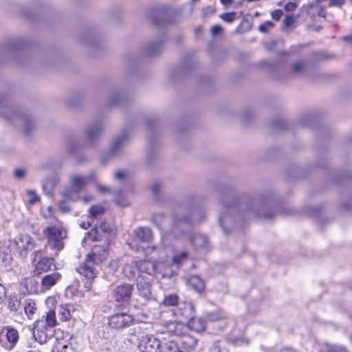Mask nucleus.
I'll return each mask as SVG.
<instances>
[{"label":"nucleus","instance_id":"nucleus-1","mask_svg":"<svg viewBox=\"0 0 352 352\" xmlns=\"http://www.w3.org/2000/svg\"><path fill=\"white\" fill-rule=\"evenodd\" d=\"M221 202L223 211L219 216V223L226 234L236 227L242 219L243 215L241 214L233 215V213L241 210H244L243 213L248 216L254 214L266 219H270L274 216L270 212H264L265 208L270 204V200L267 198L262 197L256 200L243 197L238 199L232 194L228 193L223 195Z\"/></svg>","mask_w":352,"mask_h":352},{"label":"nucleus","instance_id":"nucleus-2","mask_svg":"<svg viewBox=\"0 0 352 352\" xmlns=\"http://www.w3.org/2000/svg\"><path fill=\"white\" fill-rule=\"evenodd\" d=\"M187 214L177 217V231L188 236L191 243L197 248H205L208 245V238L201 234H192V228L201 222L206 218V212L202 208L197 207L194 201H191L188 206Z\"/></svg>","mask_w":352,"mask_h":352},{"label":"nucleus","instance_id":"nucleus-3","mask_svg":"<svg viewBox=\"0 0 352 352\" xmlns=\"http://www.w3.org/2000/svg\"><path fill=\"white\" fill-rule=\"evenodd\" d=\"M108 255L107 245H94L87 255L85 261L76 268V271L89 279L95 278L97 275L96 265H99Z\"/></svg>","mask_w":352,"mask_h":352},{"label":"nucleus","instance_id":"nucleus-4","mask_svg":"<svg viewBox=\"0 0 352 352\" xmlns=\"http://www.w3.org/2000/svg\"><path fill=\"white\" fill-rule=\"evenodd\" d=\"M56 324L55 311L50 309L45 316L34 322L33 336L35 340L41 344L46 343L47 340L52 336V329Z\"/></svg>","mask_w":352,"mask_h":352},{"label":"nucleus","instance_id":"nucleus-5","mask_svg":"<svg viewBox=\"0 0 352 352\" xmlns=\"http://www.w3.org/2000/svg\"><path fill=\"white\" fill-rule=\"evenodd\" d=\"M94 178L92 175H73L70 176L72 186L65 188L61 192V195L66 200L75 201L80 191Z\"/></svg>","mask_w":352,"mask_h":352},{"label":"nucleus","instance_id":"nucleus-6","mask_svg":"<svg viewBox=\"0 0 352 352\" xmlns=\"http://www.w3.org/2000/svg\"><path fill=\"white\" fill-rule=\"evenodd\" d=\"M43 235L47 239V245L51 250L56 251L55 254L64 248L63 239L67 236L65 229L56 226H48L43 231Z\"/></svg>","mask_w":352,"mask_h":352},{"label":"nucleus","instance_id":"nucleus-7","mask_svg":"<svg viewBox=\"0 0 352 352\" xmlns=\"http://www.w3.org/2000/svg\"><path fill=\"white\" fill-rule=\"evenodd\" d=\"M134 129V124L126 125L119 135L114 139L109 149L110 157L118 155L127 144Z\"/></svg>","mask_w":352,"mask_h":352},{"label":"nucleus","instance_id":"nucleus-8","mask_svg":"<svg viewBox=\"0 0 352 352\" xmlns=\"http://www.w3.org/2000/svg\"><path fill=\"white\" fill-rule=\"evenodd\" d=\"M16 250L21 258H26L28 253L36 246L35 240L27 234H20L14 239Z\"/></svg>","mask_w":352,"mask_h":352},{"label":"nucleus","instance_id":"nucleus-9","mask_svg":"<svg viewBox=\"0 0 352 352\" xmlns=\"http://www.w3.org/2000/svg\"><path fill=\"white\" fill-rule=\"evenodd\" d=\"M195 315V309L192 302L190 300H179L177 298V326L185 325Z\"/></svg>","mask_w":352,"mask_h":352},{"label":"nucleus","instance_id":"nucleus-10","mask_svg":"<svg viewBox=\"0 0 352 352\" xmlns=\"http://www.w3.org/2000/svg\"><path fill=\"white\" fill-rule=\"evenodd\" d=\"M133 316L126 312H119L110 316L108 318L109 325L115 329L127 328L133 324Z\"/></svg>","mask_w":352,"mask_h":352},{"label":"nucleus","instance_id":"nucleus-11","mask_svg":"<svg viewBox=\"0 0 352 352\" xmlns=\"http://www.w3.org/2000/svg\"><path fill=\"white\" fill-rule=\"evenodd\" d=\"M160 346V341L151 335L142 336L138 349L141 352H158Z\"/></svg>","mask_w":352,"mask_h":352},{"label":"nucleus","instance_id":"nucleus-12","mask_svg":"<svg viewBox=\"0 0 352 352\" xmlns=\"http://www.w3.org/2000/svg\"><path fill=\"white\" fill-rule=\"evenodd\" d=\"M133 287L130 284H122L117 286L113 291L115 300L118 302H128L132 295Z\"/></svg>","mask_w":352,"mask_h":352},{"label":"nucleus","instance_id":"nucleus-13","mask_svg":"<svg viewBox=\"0 0 352 352\" xmlns=\"http://www.w3.org/2000/svg\"><path fill=\"white\" fill-rule=\"evenodd\" d=\"M104 129L102 121L98 120L88 125L85 131L87 140L94 143L98 140Z\"/></svg>","mask_w":352,"mask_h":352},{"label":"nucleus","instance_id":"nucleus-14","mask_svg":"<svg viewBox=\"0 0 352 352\" xmlns=\"http://www.w3.org/2000/svg\"><path fill=\"white\" fill-rule=\"evenodd\" d=\"M151 279H145L142 275H139L137 280V289L138 294L146 300H151L153 298L151 292Z\"/></svg>","mask_w":352,"mask_h":352},{"label":"nucleus","instance_id":"nucleus-15","mask_svg":"<svg viewBox=\"0 0 352 352\" xmlns=\"http://www.w3.org/2000/svg\"><path fill=\"white\" fill-rule=\"evenodd\" d=\"M306 14L314 20L316 17L326 18L327 12L324 8L318 3H311L305 8Z\"/></svg>","mask_w":352,"mask_h":352},{"label":"nucleus","instance_id":"nucleus-16","mask_svg":"<svg viewBox=\"0 0 352 352\" xmlns=\"http://www.w3.org/2000/svg\"><path fill=\"white\" fill-rule=\"evenodd\" d=\"M52 267L56 268L54 260L52 257H43L36 264L34 274H40L52 270Z\"/></svg>","mask_w":352,"mask_h":352},{"label":"nucleus","instance_id":"nucleus-17","mask_svg":"<svg viewBox=\"0 0 352 352\" xmlns=\"http://www.w3.org/2000/svg\"><path fill=\"white\" fill-rule=\"evenodd\" d=\"M138 268L139 275H142L145 274L150 276H152L157 270V265L155 262L143 260L138 261Z\"/></svg>","mask_w":352,"mask_h":352},{"label":"nucleus","instance_id":"nucleus-18","mask_svg":"<svg viewBox=\"0 0 352 352\" xmlns=\"http://www.w3.org/2000/svg\"><path fill=\"white\" fill-rule=\"evenodd\" d=\"M197 344V340L187 333H177V346L179 344L184 349H190L194 347Z\"/></svg>","mask_w":352,"mask_h":352},{"label":"nucleus","instance_id":"nucleus-19","mask_svg":"<svg viewBox=\"0 0 352 352\" xmlns=\"http://www.w3.org/2000/svg\"><path fill=\"white\" fill-rule=\"evenodd\" d=\"M177 270L180 267L184 271L192 269L195 267L194 261L189 257L186 252L177 254Z\"/></svg>","mask_w":352,"mask_h":352},{"label":"nucleus","instance_id":"nucleus-20","mask_svg":"<svg viewBox=\"0 0 352 352\" xmlns=\"http://www.w3.org/2000/svg\"><path fill=\"white\" fill-rule=\"evenodd\" d=\"M186 330L191 329L197 332L203 331L206 328V321L200 318H196L195 315L189 321L183 325Z\"/></svg>","mask_w":352,"mask_h":352},{"label":"nucleus","instance_id":"nucleus-21","mask_svg":"<svg viewBox=\"0 0 352 352\" xmlns=\"http://www.w3.org/2000/svg\"><path fill=\"white\" fill-rule=\"evenodd\" d=\"M61 278V275L58 272L45 275L41 279V287L43 290L50 289L55 285Z\"/></svg>","mask_w":352,"mask_h":352},{"label":"nucleus","instance_id":"nucleus-22","mask_svg":"<svg viewBox=\"0 0 352 352\" xmlns=\"http://www.w3.org/2000/svg\"><path fill=\"white\" fill-rule=\"evenodd\" d=\"M135 237L140 241L150 243L153 239L151 230L147 227H138L134 230Z\"/></svg>","mask_w":352,"mask_h":352},{"label":"nucleus","instance_id":"nucleus-23","mask_svg":"<svg viewBox=\"0 0 352 352\" xmlns=\"http://www.w3.org/2000/svg\"><path fill=\"white\" fill-rule=\"evenodd\" d=\"M186 283L197 293L201 294L205 289V283L199 276H190L186 279Z\"/></svg>","mask_w":352,"mask_h":352},{"label":"nucleus","instance_id":"nucleus-24","mask_svg":"<svg viewBox=\"0 0 352 352\" xmlns=\"http://www.w3.org/2000/svg\"><path fill=\"white\" fill-rule=\"evenodd\" d=\"M137 272H138V262L134 261L126 263L122 268L123 275L129 280L134 278Z\"/></svg>","mask_w":352,"mask_h":352},{"label":"nucleus","instance_id":"nucleus-25","mask_svg":"<svg viewBox=\"0 0 352 352\" xmlns=\"http://www.w3.org/2000/svg\"><path fill=\"white\" fill-rule=\"evenodd\" d=\"M12 256L8 247H0V266L8 267L12 264Z\"/></svg>","mask_w":352,"mask_h":352},{"label":"nucleus","instance_id":"nucleus-26","mask_svg":"<svg viewBox=\"0 0 352 352\" xmlns=\"http://www.w3.org/2000/svg\"><path fill=\"white\" fill-rule=\"evenodd\" d=\"M21 284L25 289L27 293L32 294L37 292V283L34 278H25Z\"/></svg>","mask_w":352,"mask_h":352},{"label":"nucleus","instance_id":"nucleus-27","mask_svg":"<svg viewBox=\"0 0 352 352\" xmlns=\"http://www.w3.org/2000/svg\"><path fill=\"white\" fill-rule=\"evenodd\" d=\"M12 117H6L7 119H11L14 116L19 117L20 120L24 124L25 131L27 134L30 133L33 129L32 118L26 116H20L16 111L12 112Z\"/></svg>","mask_w":352,"mask_h":352},{"label":"nucleus","instance_id":"nucleus-28","mask_svg":"<svg viewBox=\"0 0 352 352\" xmlns=\"http://www.w3.org/2000/svg\"><path fill=\"white\" fill-rule=\"evenodd\" d=\"M6 339L10 343V346L7 347L9 349H12L14 344L16 343L19 339L18 331L12 327H8L6 329Z\"/></svg>","mask_w":352,"mask_h":352},{"label":"nucleus","instance_id":"nucleus-29","mask_svg":"<svg viewBox=\"0 0 352 352\" xmlns=\"http://www.w3.org/2000/svg\"><path fill=\"white\" fill-rule=\"evenodd\" d=\"M72 308V306L68 304L60 305L58 309L59 319L61 321L69 320L72 317L71 313V309Z\"/></svg>","mask_w":352,"mask_h":352},{"label":"nucleus","instance_id":"nucleus-30","mask_svg":"<svg viewBox=\"0 0 352 352\" xmlns=\"http://www.w3.org/2000/svg\"><path fill=\"white\" fill-rule=\"evenodd\" d=\"M126 98L120 94H113L109 99V105L111 107H121L126 102Z\"/></svg>","mask_w":352,"mask_h":352},{"label":"nucleus","instance_id":"nucleus-31","mask_svg":"<svg viewBox=\"0 0 352 352\" xmlns=\"http://www.w3.org/2000/svg\"><path fill=\"white\" fill-rule=\"evenodd\" d=\"M37 308L36 303L31 299L25 300L23 303V310L29 319L36 313Z\"/></svg>","mask_w":352,"mask_h":352},{"label":"nucleus","instance_id":"nucleus-32","mask_svg":"<svg viewBox=\"0 0 352 352\" xmlns=\"http://www.w3.org/2000/svg\"><path fill=\"white\" fill-rule=\"evenodd\" d=\"M111 231V226L109 223L103 221L101 222L98 226L96 227L94 229L95 235L93 236L94 240L98 241L100 239V236H98L99 232H102L103 233H109Z\"/></svg>","mask_w":352,"mask_h":352},{"label":"nucleus","instance_id":"nucleus-33","mask_svg":"<svg viewBox=\"0 0 352 352\" xmlns=\"http://www.w3.org/2000/svg\"><path fill=\"white\" fill-rule=\"evenodd\" d=\"M306 68V63L303 60H298L292 64L289 72L292 74H298L302 73Z\"/></svg>","mask_w":352,"mask_h":352},{"label":"nucleus","instance_id":"nucleus-34","mask_svg":"<svg viewBox=\"0 0 352 352\" xmlns=\"http://www.w3.org/2000/svg\"><path fill=\"white\" fill-rule=\"evenodd\" d=\"M21 303L20 300L17 298L16 296H10L8 302V307L12 312H17L20 307Z\"/></svg>","mask_w":352,"mask_h":352},{"label":"nucleus","instance_id":"nucleus-35","mask_svg":"<svg viewBox=\"0 0 352 352\" xmlns=\"http://www.w3.org/2000/svg\"><path fill=\"white\" fill-rule=\"evenodd\" d=\"M157 160V153L153 148H148L146 154V163L148 166H151Z\"/></svg>","mask_w":352,"mask_h":352},{"label":"nucleus","instance_id":"nucleus-36","mask_svg":"<svg viewBox=\"0 0 352 352\" xmlns=\"http://www.w3.org/2000/svg\"><path fill=\"white\" fill-rule=\"evenodd\" d=\"M114 201L118 206L122 207H126L129 204L128 199L121 192H119L118 195H116Z\"/></svg>","mask_w":352,"mask_h":352},{"label":"nucleus","instance_id":"nucleus-37","mask_svg":"<svg viewBox=\"0 0 352 352\" xmlns=\"http://www.w3.org/2000/svg\"><path fill=\"white\" fill-rule=\"evenodd\" d=\"M104 212V208L100 206H93L89 209V213L91 216L94 218H96L103 214Z\"/></svg>","mask_w":352,"mask_h":352},{"label":"nucleus","instance_id":"nucleus-38","mask_svg":"<svg viewBox=\"0 0 352 352\" xmlns=\"http://www.w3.org/2000/svg\"><path fill=\"white\" fill-rule=\"evenodd\" d=\"M326 349L327 352H348L344 346L331 344H327Z\"/></svg>","mask_w":352,"mask_h":352},{"label":"nucleus","instance_id":"nucleus-39","mask_svg":"<svg viewBox=\"0 0 352 352\" xmlns=\"http://www.w3.org/2000/svg\"><path fill=\"white\" fill-rule=\"evenodd\" d=\"M274 27V23L270 21H266L258 25V30L263 33L269 32L270 30Z\"/></svg>","mask_w":352,"mask_h":352},{"label":"nucleus","instance_id":"nucleus-40","mask_svg":"<svg viewBox=\"0 0 352 352\" xmlns=\"http://www.w3.org/2000/svg\"><path fill=\"white\" fill-rule=\"evenodd\" d=\"M236 13L235 12H225L221 14L219 17L223 21L227 23H232L236 19Z\"/></svg>","mask_w":352,"mask_h":352},{"label":"nucleus","instance_id":"nucleus-41","mask_svg":"<svg viewBox=\"0 0 352 352\" xmlns=\"http://www.w3.org/2000/svg\"><path fill=\"white\" fill-rule=\"evenodd\" d=\"M225 318V315L220 312H212L207 315V320L208 321L214 322L219 320H223Z\"/></svg>","mask_w":352,"mask_h":352},{"label":"nucleus","instance_id":"nucleus-42","mask_svg":"<svg viewBox=\"0 0 352 352\" xmlns=\"http://www.w3.org/2000/svg\"><path fill=\"white\" fill-rule=\"evenodd\" d=\"M42 188L43 192L48 197H51L52 195V190L54 187L50 184L46 179L42 183Z\"/></svg>","mask_w":352,"mask_h":352},{"label":"nucleus","instance_id":"nucleus-43","mask_svg":"<svg viewBox=\"0 0 352 352\" xmlns=\"http://www.w3.org/2000/svg\"><path fill=\"white\" fill-rule=\"evenodd\" d=\"M163 304L166 306H175L176 305V294H171L165 296Z\"/></svg>","mask_w":352,"mask_h":352},{"label":"nucleus","instance_id":"nucleus-44","mask_svg":"<svg viewBox=\"0 0 352 352\" xmlns=\"http://www.w3.org/2000/svg\"><path fill=\"white\" fill-rule=\"evenodd\" d=\"M295 22H296V20H295V18L294 17V16L290 15V16H286L285 17V19L283 21V24L285 28H289L294 25Z\"/></svg>","mask_w":352,"mask_h":352},{"label":"nucleus","instance_id":"nucleus-45","mask_svg":"<svg viewBox=\"0 0 352 352\" xmlns=\"http://www.w3.org/2000/svg\"><path fill=\"white\" fill-rule=\"evenodd\" d=\"M28 195L30 196V199L28 201L30 205H34L38 201H39V197L37 196L36 192L34 190H28Z\"/></svg>","mask_w":352,"mask_h":352},{"label":"nucleus","instance_id":"nucleus-46","mask_svg":"<svg viewBox=\"0 0 352 352\" xmlns=\"http://www.w3.org/2000/svg\"><path fill=\"white\" fill-rule=\"evenodd\" d=\"M223 31V29L220 25H214L210 28V34L213 36L221 34Z\"/></svg>","mask_w":352,"mask_h":352},{"label":"nucleus","instance_id":"nucleus-47","mask_svg":"<svg viewBox=\"0 0 352 352\" xmlns=\"http://www.w3.org/2000/svg\"><path fill=\"white\" fill-rule=\"evenodd\" d=\"M283 14V12L280 9L274 10L271 12V17L276 21L280 19Z\"/></svg>","mask_w":352,"mask_h":352},{"label":"nucleus","instance_id":"nucleus-48","mask_svg":"<svg viewBox=\"0 0 352 352\" xmlns=\"http://www.w3.org/2000/svg\"><path fill=\"white\" fill-rule=\"evenodd\" d=\"M298 5L294 1H289L284 6V10L287 12H293L296 10Z\"/></svg>","mask_w":352,"mask_h":352},{"label":"nucleus","instance_id":"nucleus-49","mask_svg":"<svg viewBox=\"0 0 352 352\" xmlns=\"http://www.w3.org/2000/svg\"><path fill=\"white\" fill-rule=\"evenodd\" d=\"M210 352H228V351L225 348H222L219 342H215L211 347Z\"/></svg>","mask_w":352,"mask_h":352},{"label":"nucleus","instance_id":"nucleus-50","mask_svg":"<svg viewBox=\"0 0 352 352\" xmlns=\"http://www.w3.org/2000/svg\"><path fill=\"white\" fill-rule=\"evenodd\" d=\"M163 352H176V343L170 342L166 344Z\"/></svg>","mask_w":352,"mask_h":352},{"label":"nucleus","instance_id":"nucleus-51","mask_svg":"<svg viewBox=\"0 0 352 352\" xmlns=\"http://www.w3.org/2000/svg\"><path fill=\"white\" fill-rule=\"evenodd\" d=\"M164 217V215L160 213L155 214L152 217V221L157 226H160L161 224V219Z\"/></svg>","mask_w":352,"mask_h":352},{"label":"nucleus","instance_id":"nucleus-52","mask_svg":"<svg viewBox=\"0 0 352 352\" xmlns=\"http://www.w3.org/2000/svg\"><path fill=\"white\" fill-rule=\"evenodd\" d=\"M14 177L18 179H22L25 175V170L22 168H17L14 172Z\"/></svg>","mask_w":352,"mask_h":352},{"label":"nucleus","instance_id":"nucleus-53","mask_svg":"<svg viewBox=\"0 0 352 352\" xmlns=\"http://www.w3.org/2000/svg\"><path fill=\"white\" fill-rule=\"evenodd\" d=\"M67 149L69 153H75L77 150V144L73 142L68 143Z\"/></svg>","mask_w":352,"mask_h":352},{"label":"nucleus","instance_id":"nucleus-54","mask_svg":"<svg viewBox=\"0 0 352 352\" xmlns=\"http://www.w3.org/2000/svg\"><path fill=\"white\" fill-rule=\"evenodd\" d=\"M155 119L152 116L148 117L145 120V124H146V127H148V129H153V124H155Z\"/></svg>","mask_w":352,"mask_h":352},{"label":"nucleus","instance_id":"nucleus-55","mask_svg":"<svg viewBox=\"0 0 352 352\" xmlns=\"http://www.w3.org/2000/svg\"><path fill=\"white\" fill-rule=\"evenodd\" d=\"M77 199L81 200L85 204H87V203L90 202L93 199V197L91 195H85V196H83V197H80L79 194H78V197H76V200Z\"/></svg>","mask_w":352,"mask_h":352},{"label":"nucleus","instance_id":"nucleus-56","mask_svg":"<svg viewBox=\"0 0 352 352\" xmlns=\"http://www.w3.org/2000/svg\"><path fill=\"white\" fill-rule=\"evenodd\" d=\"M63 349H67V346L66 345H60V344H57L52 348L51 352H63Z\"/></svg>","mask_w":352,"mask_h":352},{"label":"nucleus","instance_id":"nucleus-57","mask_svg":"<svg viewBox=\"0 0 352 352\" xmlns=\"http://www.w3.org/2000/svg\"><path fill=\"white\" fill-rule=\"evenodd\" d=\"M125 176H126L125 172L123 170H117L114 174V177L118 180H122V179H124Z\"/></svg>","mask_w":352,"mask_h":352},{"label":"nucleus","instance_id":"nucleus-58","mask_svg":"<svg viewBox=\"0 0 352 352\" xmlns=\"http://www.w3.org/2000/svg\"><path fill=\"white\" fill-rule=\"evenodd\" d=\"M345 2V0H330V6H342Z\"/></svg>","mask_w":352,"mask_h":352},{"label":"nucleus","instance_id":"nucleus-59","mask_svg":"<svg viewBox=\"0 0 352 352\" xmlns=\"http://www.w3.org/2000/svg\"><path fill=\"white\" fill-rule=\"evenodd\" d=\"M47 182H50V184L54 188L59 183V178L56 176H54L51 178L46 179Z\"/></svg>","mask_w":352,"mask_h":352},{"label":"nucleus","instance_id":"nucleus-60","mask_svg":"<svg viewBox=\"0 0 352 352\" xmlns=\"http://www.w3.org/2000/svg\"><path fill=\"white\" fill-rule=\"evenodd\" d=\"M97 190L98 192L104 194V193L109 192L110 190V189L109 188H107V186H102L100 184H98L97 185Z\"/></svg>","mask_w":352,"mask_h":352},{"label":"nucleus","instance_id":"nucleus-61","mask_svg":"<svg viewBox=\"0 0 352 352\" xmlns=\"http://www.w3.org/2000/svg\"><path fill=\"white\" fill-rule=\"evenodd\" d=\"M160 183H155L152 187L151 190L153 194V195H157L160 189Z\"/></svg>","mask_w":352,"mask_h":352},{"label":"nucleus","instance_id":"nucleus-62","mask_svg":"<svg viewBox=\"0 0 352 352\" xmlns=\"http://www.w3.org/2000/svg\"><path fill=\"white\" fill-rule=\"evenodd\" d=\"M59 209L63 212H67L69 211V208L68 206L65 205V201H62L58 204Z\"/></svg>","mask_w":352,"mask_h":352},{"label":"nucleus","instance_id":"nucleus-63","mask_svg":"<svg viewBox=\"0 0 352 352\" xmlns=\"http://www.w3.org/2000/svg\"><path fill=\"white\" fill-rule=\"evenodd\" d=\"M6 292L5 287L1 284H0V303L3 302L4 298L6 297Z\"/></svg>","mask_w":352,"mask_h":352},{"label":"nucleus","instance_id":"nucleus-64","mask_svg":"<svg viewBox=\"0 0 352 352\" xmlns=\"http://www.w3.org/2000/svg\"><path fill=\"white\" fill-rule=\"evenodd\" d=\"M274 126L280 129H283L285 127V123L283 120H278L277 122H274Z\"/></svg>","mask_w":352,"mask_h":352}]
</instances>
